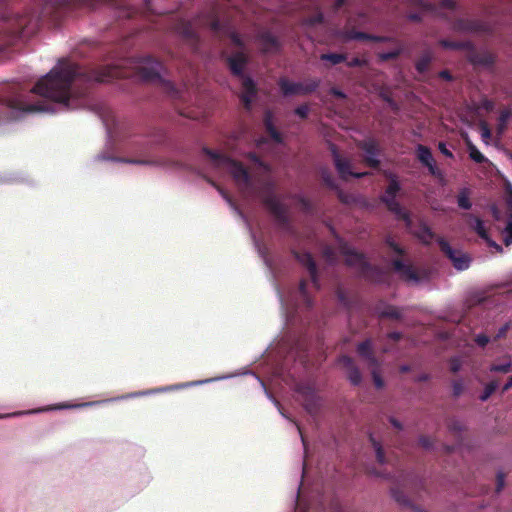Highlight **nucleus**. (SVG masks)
Wrapping results in <instances>:
<instances>
[{
  "mask_svg": "<svg viewBox=\"0 0 512 512\" xmlns=\"http://www.w3.org/2000/svg\"><path fill=\"white\" fill-rule=\"evenodd\" d=\"M249 158L251 159V161H253L258 166L262 167L264 170H268L266 165H264V163L257 157L256 154H249Z\"/></svg>",
  "mask_w": 512,
  "mask_h": 512,
  "instance_id": "obj_61",
  "label": "nucleus"
},
{
  "mask_svg": "<svg viewBox=\"0 0 512 512\" xmlns=\"http://www.w3.org/2000/svg\"><path fill=\"white\" fill-rule=\"evenodd\" d=\"M276 292L286 322L294 321L296 315L302 310L303 305L307 308L313 305L307 289V283L304 280L300 282L297 290L282 291L279 287H276Z\"/></svg>",
  "mask_w": 512,
  "mask_h": 512,
  "instance_id": "obj_6",
  "label": "nucleus"
},
{
  "mask_svg": "<svg viewBox=\"0 0 512 512\" xmlns=\"http://www.w3.org/2000/svg\"><path fill=\"white\" fill-rule=\"evenodd\" d=\"M504 243L506 246H509L512 244V213H510L507 221V225L504 229Z\"/></svg>",
  "mask_w": 512,
  "mask_h": 512,
  "instance_id": "obj_41",
  "label": "nucleus"
},
{
  "mask_svg": "<svg viewBox=\"0 0 512 512\" xmlns=\"http://www.w3.org/2000/svg\"><path fill=\"white\" fill-rule=\"evenodd\" d=\"M208 166L217 171H225L231 175L238 188L247 196H258L264 201L282 227L289 223L288 210L275 196V185L269 180L257 181L251 177L246 168L238 161L209 148H203Z\"/></svg>",
  "mask_w": 512,
  "mask_h": 512,
  "instance_id": "obj_2",
  "label": "nucleus"
},
{
  "mask_svg": "<svg viewBox=\"0 0 512 512\" xmlns=\"http://www.w3.org/2000/svg\"><path fill=\"white\" fill-rule=\"evenodd\" d=\"M339 36L344 41H351V40H370L372 39V35L364 33V32H357L353 30H345L342 31Z\"/></svg>",
  "mask_w": 512,
  "mask_h": 512,
  "instance_id": "obj_30",
  "label": "nucleus"
},
{
  "mask_svg": "<svg viewBox=\"0 0 512 512\" xmlns=\"http://www.w3.org/2000/svg\"><path fill=\"white\" fill-rule=\"evenodd\" d=\"M432 61V54L430 52H425L420 59L416 62V70L419 73H424L427 71L430 62Z\"/></svg>",
  "mask_w": 512,
  "mask_h": 512,
  "instance_id": "obj_34",
  "label": "nucleus"
},
{
  "mask_svg": "<svg viewBox=\"0 0 512 512\" xmlns=\"http://www.w3.org/2000/svg\"><path fill=\"white\" fill-rule=\"evenodd\" d=\"M231 43L238 49V51L232 53L228 57L229 68L233 74L239 76L242 80V93L240 99L247 110L251 109V104L256 96V86L250 77L243 74L244 67L247 63V57L244 52L245 42L235 32H231L230 35Z\"/></svg>",
  "mask_w": 512,
  "mask_h": 512,
  "instance_id": "obj_5",
  "label": "nucleus"
},
{
  "mask_svg": "<svg viewBox=\"0 0 512 512\" xmlns=\"http://www.w3.org/2000/svg\"><path fill=\"white\" fill-rule=\"evenodd\" d=\"M257 41L266 53L277 52L280 48L278 39L273 36L269 31H262L257 35Z\"/></svg>",
  "mask_w": 512,
  "mask_h": 512,
  "instance_id": "obj_20",
  "label": "nucleus"
},
{
  "mask_svg": "<svg viewBox=\"0 0 512 512\" xmlns=\"http://www.w3.org/2000/svg\"><path fill=\"white\" fill-rule=\"evenodd\" d=\"M320 85V79L313 78L307 79L304 82H301L303 95L314 92Z\"/></svg>",
  "mask_w": 512,
  "mask_h": 512,
  "instance_id": "obj_35",
  "label": "nucleus"
},
{
  "mask_svg": "<svg viewBox=\"0 0 512 512\" xmlns=\"http://www.w3.org/2000/svg\"><path fill=\"white\" fill-rule=\"evenodd\" d=\"M323 257L329 264H333L336 261L335 251L328 246L323 249Z\"/></svg>",
  "mask_w": 512,
  "mask_h": 512,
  "instance_id": "obj_47",
  "label": "nucleus"
},
{
  "mask_svg": "<svg viewBox=\"0 0 512 512\" xmlns=\"http://www.w3.org/2000/svg\"><path fill=\"white\" fill-rule=\"evenodd\" d=\"M154 394H155V391H153V389H148V390L128 393L126 395H122L120 397L114 398V400H124V399L148 396V395H154ZM108 401H113V399L103 400V401H89V402H82V403H77V404H70L67 402H63V403L45 406L42 408H37V409H32V410H27V411H17V412H13V413H9V414L0 415V419L8 418V417L22 416V415H29V414H37V413L47 412V411H51V410H65V409H78V408H85V407H93V406H97L99 404H102V403H105Z\"/></svg>",
  "mask_w": 512,
  "mask_h": 512,
  "instance_id": "obj_7",
  "label": "nucleus"
},
{
  "mask_svg": "<svg viewBox=\"0 0 512 512\" xmlns=\"http://www.w3.org/2000/svg\"><path fill=\"white\" fill-rule=\"evenodd\" d=\"M256 379H257V381L260 383V385L262 386V388L264 389V392H265V394H266L267 398H268L269 400H271V402H272V403L275 405V407L278 409L279 413H280L284 418H288V417L286 416V414L282 411V409H281V405H280L279 401H278V400H276V399L272 396V394H271V393L266 389L265 383H264V382H263L259 377H256Z\"/></svg>",
  "mask_w": 512,
  "mask_h": 512,
  "instance_id": "obj_40",
  "label": "nucleus"
},
{
  "mask_svg": "<svg viewBox=\"0 0 512 512\" xmlns=\"http://www.w3.org/2000/svg\"><path fill=\"white\" fill-rule=\"evenodd\" d=\"M378 314L381 317L399 319L402 315V312L399 308L395 306H385L383 308L378 309Z\"/></svg>",
  "mask_w": 512,
  "mask_h": 512,
  "instance_id": "obj_33",
  "label": "nucleus"
},
{
  "mask_svg": "<svg viewBox=\"0 0 512 512\" xmlns=\"http://www.w3.org/2000/svg\"><path fill=\"white\" fill-rule=\"evenodd\" d=\"M449 430L459 433L463 430V424L458 420H452L449 424Z\"/></svg>",
  "mask_w": 512,
  "mask_h": 512,
  "instance_id": "obj_57",
  "label": "nucleus"
},
{
  "mask_svg": "<svg viewBox=\"0 0 512 512\" xmlns=\"http://www.w3.org/2000/svg\"><path fill=\"white\" fill-rule=\"evenodd\" d=\"M337 298H338V301H339L342 305H344V306H348L349 301H348V299H347V297H346L345 293H344L342 290H340V289L337 291Z\"/></svg>",
  "mask_w": 512,
  "mask_h": 512,
  "instance_id": "obj_60",
  "label": "nucleus"
},
{
  "mask_svg": "<svg viewBox=\"0 0 512 512\" xmlns=\"http://www.w3.org/2000/svg\"><path fill=\"white\" fill-rule=\"evenodd\" d=\"M410 2L413 6H416L421 10L420 13L409 14L408 18L412 21L421 20V14L429 12L447 17V14H445L444 11L455 12L457 9V4L455 0H441L438 8H436L433 4L425 2L423 0H410Z\"/></svg>",
  "mask_w": 512,
  "mask_h": 512,
  "instance_id": "obj_11",
  "label": "nucleus"
},
{
  "mask_svg": "<svg viewBox=\"0 0 512 512\" xmlns=\"http://www.w3.org/2000/svg\"><path fill=\"white\" fill-rule=\"evenodd\" d=\"M389 421H390L391 425H392L394 428H396V429H398V430H402L403 426H402V424H401V422H400V421H398V420H397V419H395L394 417H391V418L389 419Z\"/></svg>",
  "mask_w": 512,
  "mask_h": 512,
  "instance_id": "obj_64",
  "label": "nucleus"
},
{
  "mask_svg": "<svg viewBox=\"0 0 512 512\" xmlns=\"http://www.w3.org/2000/svg\"><path fill=\"white\" fill-rule=\"evenodd\" d=\"M403 52V49L401 47L399 48H396V49H393L391 51H388V52H383V53H380L379 54V58L383 61H387V60H390V59H395L397 58L401 53Z\"/></svg>",
  "mask_w": 512,
  "mask_h": 512,
  "instance_id": "obj_43",
  "label": "nucleus"
},
{
  "mask_svg": "<svg viewBox=\"0 0 512 512\" xmlns=\"http://www.w3.org/2000/svg\"><path fill=\"white\" fill-rule=\"evenodd\" d=\"M132 69L143 80L156 82L174 99H185L184 87H176L163 75L162 65L150 56L121 59L91 71L61 59L27 93L12 91L0 101V124L19 120L27 114H56L78 109L83 105L82 82H109L117 77H129Z\"/></svg>",
  "mask_w": 512,
  "mask_h": 512,
  "instance_id": "obj_1",
  "label": "nucleus"
},
{
  "mask_svg": "<svg viewBox=\"0 0 512 512\" xmlns=\"http://www.w3.org/2000/svg\"><path fill=\"white\" fill-rule=\"evenodd\" d=\"M505 486V474L499 471L496 475V491L500 492Z\"/></svg>",
  "mask_w": 512,
  "mask_h": 512,
  "instance_id": "obj_54",
  "label": "nucleus"
},
{
  "mask_svg": "<svg viewBox=\"0 0 512 512\" xmlns=\"http://www.w3.org/2000/svg\"><path fill=\"white\" fill-rule=\"evenodd\" d=\"M455 29L460 32L469 33H488L492 30L491 26L487 23L465 19H459L455 23Z\"/></svg>",
  "mask_w": 512,
  "mask_h": 512,
  "instance_id": "obj_18",
  "label": "nucleus"
},
{
  "mask_svg": "<svg viewBox=\"0 0 512 512\" xmlns=\"http://www.w3.org/2000/svg\"><path fill=\"white\" fill-rule=\"evenodd\" d=\"M512 369V362L509 357H505L502 363H494L489 367L490 372L494 373H508Z\"/></svg>",
  "mask_w": 512,
  "mask_h": 512,
  "instance_id": "obj_32",
  "label": "nucleus"
},
{
  "mask_svg": "<svg viewBox=\"0 0 512 512\" xmlns=\"http://www.w3.org/2000/svg\"><path fill=\"white\" fill-rule=\"evenodd\" d=\"M358 354L366 361L369 367H379L380 363L372 352V343L369 339L357 346Z\"/></svg>",
  "mask_w": 512,
  "mask_h": 512,
  "instance_id": "obj_24",
  "label": "nucleus"
},
{
  "mask_svg": "<svg viewBox=\"0 0 512 512\" xmlns=\"http://www.w3.org/2000/svg\"><path fill=\"white\" fill-rule=\"evenodd\" d=\"M481 138L485 143L491 138V130L485 122L479 124Z\"/></svg>",
  "mask_w": 512,
  "mask_h": 512,
  "instance_id": "obj_46",
  "label": "nucleus"
},
{
  "mask_svg": "<svg viewBox=\"0 0 512 512\" xmlns=\"http://www.w3.org/2000/svg\"><path fill=\"white\" fill-rule=\"evenodd\" d=\"M330 148H331L334 165H335L336 170L339 173L341 178L347 179L350 176H353L355 178H362L368 174L366 172L353 173L351 171L350 161L348 159L342 158L334 145H331Z\"/></svg>",
  "mask_w": 512,
  "mask_h": 512,
  "instance_id": "obj_14",
  "label": "nucleus"
},
{
  "mask_svg": "<svg viewBox=\"0 0 512 512\" xmlns=\"http://www.w3.org/2000/svg\"><path fill=\"white\" fill-rule=\"evenodd\" d=\"M321 60L329 61L333 65H337L346 60V55L338 53H326L320 56Z\"/></svg>",
  "mask_w": 512,
  "mask_h": 512,
  "instance_id": "obj_37",
  "label": "nucleus"
},
{
  "mask_svg": "<svg viewBox=\"0 0 512 512\" xmlns=\"http://www.w3.org/2000/svg\"><path fill=\"white\" fill-rule=\"evenodd\" d=\"M466 217L470 227L479 235V237L485 240L489 246H492L499 251L502 250V248L496 242L490 239L485 228L484 222L479 217L474 216L472 214H467Z\"/></svg>",
  "mask_w": 512,
  "mask_h": 512,
  "instance_id": "obj_19",
  "label": "nucleus"
},
{
  "mask_svg": "<svg viewBox=\"0 0 512 512\" xmlns=\"http://www.w3.org/2000/svg\"><path fill=\"white\" fill-rule=\"evenodd\" d=\"M337 243L340 253L345 257L346 264L353 268L359 275L365 278H370L374 270L366 260L365 256L350 247L340 238L337 239Z\"/></svg>",
  "mask_w": 512,
  "mask_h": 512,
  "instance_id": "obj_9",
  "label": "nucleus"
},
{
  "mask_svg": "<svg viewBox=\"0 0 512 512\" xmlns=\"http://www.w3.org/2000/svg\"><path fill=\"white\" fill-rule=\"evenodd\" d=\"M438 148L440 152L445 155L446 157L453 158V153L446 147V144L443 142H440L438 144Z\"/></svg>",
  "mask_w": 512,
  "mask_h": 512,
  "instance_id": "obj_59",
  "label": "nucleus"
},
{
  "mask_svg": "<svg viewBox=\"0 0 512 512\" xmlns=\"http://www.w3.org/2000/svg\"><path fill=\"white\" fill-rule=\"evenodd\" d=\"M418 442H419V445L424 449V450H432L434 448V441L432 438L428 437V436H425V435H421L418 439Z\"/></svg>",
  "mask_w": 512,
  "mask_h": 512,
  "instance_id": "obj_45",
  "label": "nucleus"
},
{
  "mask_svg": "<svg viewBox=\"0 0 512 512\" xmlns=\"http://www.w3.org/2000/svg\"><path fill=\"white\" fill-rule=\"evenodd\" d=\"M309 111H310L309 106H308V105H306V104H303V105L298 106V107L295 109V111H294V112H295V114H296L297 116H299L300 118L305 119V118L308 116Z\"/></svg>",
  "mask_w": 512,
  "mask_h": 512,
  "instance_id": "obj_49",
  "label": "nucleus"
},
{
  "mask_svg": "<svg viewBox=\"0 0 512 512\" xmlns=\"http://www.w3.org/2000/svg\"><path fill=\"white\" fill-rule=\"evenodd\" d=\"M507 204L512 209V185L507 186Z\"/></svg>",
  "mask_w": 512,
  "mask_h": 512,
  "instance_id": "obj_63",
  "label": "nucleus"
},
{
  "mask_svg": "<svg viewBox=\"0 0 512 512\" xmlns=\"http://www.w3.org/2000/svg\"><path fill=\"white\" fill-rule=\"evenodd\" d=\"M264 125L270 137L276 142L281 143L282 137L273 125V115L270 111H266L264 115Z\"/></svg>",
  "mask_w": 512,
  "mask_h": 512,
  "instance_id": "obj_26",
  "label": "nucleus"
},
{
  "mask_svg": "<svg viewBox=\"0 0 512 512\" xmlns=\"http://www.w3.org/2000/svg\"><path fill=\"white\" fill-rule=\"evenodd\" d=\"M394 270L406 281L418 283L419 277L411 265L405 264L400 259H395L392 262Z\"/></svg>",
  "mask_w": 512,
  "mask_h": 512,
  "instance_id": "obj_21",
  "label": "nucleus"
},
{
  "mask_svg": "<svg viewBox=\"0 0 512 512\" xmlns=\"http://www.w3.org/2000/svg\"><path fill=\"white\" fill-rule=\"evenodd\" d=\"M370 440L375 449L377 461L380 464H385V462H386L385 455H384V451H383L381 445L372 436H370Z\"/></svg>",
  "mask_w": 512,
  "mask_h": 512,
  "instance_id": "obj_42",
  "label": "nucleus"
},
{
  "mask_svg": "<svg viewBox=\"0 0 512 512\" xmlns=\"http://www.w3.org/2000/svg\"><path fill=\"white\" fill-rule=\"evenodd\" d=\"M440 249L451 260L455 269L463 271L469 268L470 258L467 254L454 250L443 238L437 239Z\"/></svg>",
  "mask_w": 512,
  "mask_h": 512,
  "instance_id": "obj_13",
  "label": "nucleus"
},
{
  "mask_svg": "<svg viewBox=\"0 0 512 512\" xmlns=\"http://www.w3.org/2000/svg\"><path fill=\"white\" fill-rule=\"evenodd\" d=\"M330 94H332L335 97L341 98V99L346 98V94L343 91H341L340 89L335 88V87L330 89Z\"/></svg>",
  "mask_w": 512,
  "mask_h": 512,
  "instance_id": "obj_62",
  "label": "nucleus"
},
{
  "mask_svg": "<svg viewBox=\"0 0 512 512\" xmlns=\"http://www.w3.org/2000/svg\"><path fill=\"white\" fill-rule=\"evenodd\" d=\"M295 390L301 397L305 409L311 414L315 413L320 406V398L314 385L310 382L300 381L296 384Z\"/></svg>",
  "mask_w": 512,
  "mask_h": 512,
  "instance_id": "obj_12",
  "label": "nucleus"
},
{
  "mask_svg": "<svg viewBox=\"0 0 512 512\" xmlns=\"http://www.w3.org/2000/svg\"><path fill=\"white\" fill-rule=\"evenodd\" d=\"M324 16L323 13L318 11L315 15L307 17L303 20V26L305 27H314L323 22Z\"/></svg>",
  "mask_w": 512,
  "mask_h": 512,
  "instance_id": "obj_38",
  "label": "nucleus"
},
{
  "mask_svg": "<svg viewBox=\"0 0 512 512\" xmlns=\"http://www.w3.org/2000/svg\"><path fill=\"white\" fill-rule=\"evenodd\" d=\"M497 387H498V383L496 381L489 382L485 386L482 394L480 395V397H479L480 400L483 401V402L487 401L489 399V397L495 392Z\"/></svg>",
  "mask_w": 512,
  "mask_h": 512,
  "instance_id": "obj_39",
  "label": "nucleus"
},
{
  "mask_svg": "<svg viewBox=\"0 0 512 512\" xmlns=\"http://www.w3.org/2000/svg\"><path fill=\"white\" fill-rule=\"evenodd\" d=\"M278 85L284 96L303 95L301 82H293L287 78H280Z\"/></svg>",
  "mask_w": 512,
  "mask_h": 512,
  "instance_id": "obj_25",
  "label": "nucleus"
},
{
  "mask_svg": "<svg viewBox=\"0 0 512 512\" xmlns=\"http://www.w3.org/2000/svg\"><path fill=\"white\" fill-rule=\"evenodd\" d=\"M441 45L448 49H467V60L476 68H491L495 63V57L488 51L477 50L470 42H454L442 40Z\"/></svg>",
  "mask_w": 512,
  "mask_h": 512,
  "instance_id": "obj_8",
  "label": "nucleus"
},
{
  "mask_svg": "<svg viewBox=\"0 0 512 512\" xmlns=\"http://www.w3.org/2000/svg\"><path fill=\"white\" fill-rule=\"evenodd\" d=\"M295 258L298 260V262L307 269V272L311 278V282L313 284V287L318 290L319 280H318V270L317 266L315 264L314 259L312 258L311 254L306 251H295L294 252Z\"/></svg>",
  "mask_w": 512,
  "mask_h": 512,
  "instance_id": "obj_16",
  "label": "nucleus"
},
{
  "mask_svg": "<svg viewBox=\"0 0 512 512\" xmlns=\"http://www.w3.org/2000/svg\"><path fill=\"white\" fill-rule=\"evenodd\" d=\"M322 178H323L324 183H325L328 187H330V188H336L335 181H334L333 177H332L330 174H328V173H326V172H325V173H323Z\"/></svg>",
  "mask_w": 512,
  "mask_h": 512,
  "instance_id": "obj_58",
  "label": "nucleus"
},
{
  "mask_svg": "<svg viewBox=\"0 0 512 512\" xmlns=\"http://www.w3.org/2000/svg\"><path fill=\"white\" fill-rule=\"evenodd\" d=\"M371 368V375H372V379H373V382H374V385L377 389H381L384 387V381L383 379L381 378L379 372H378V368L379 367H370Z\"/></svg>",
  "mask_w": 512,
  "mask_h": 512,
  "instance_id": "obj_44",
  "label": "nucleus"
},
{
  "mask_svg": "<svg viewBox=\"0 0 512 512\" xmlns=\"http://www.w3.org/2000/svg\"><path fill=\"white\" fill-rule=\"evenodd\" d=\"M359 148L363 151V158L366 164L372 168H376L380 164V150L376 141L367 139L359 143Z\"/></svg>",
  "mask_w": 512,
  "mask_h": 512,
  "instance_id": "obj_15",
  "label": "nucleus"
},
{
  "mask_svg": "<svg viewBox=\"0 0 512 512\" xmlns=\"http://www.w3.org/2000/svg\"><path fill=\"white\" fill-rule=\"evenodd\" d=\"M462 368V360L459 357H453L450 360V370L453 373H457Z\"/></svg>",
  "mask_w": 512,
  "mask_h": 512,
  "instance_id": "obj_50",
  "label": "nucleus"
},
{
  "mask_svg": "<svg viewBox=\"0 0 512 512\" xmlns=\"http://www.w3.org/2000/svg\"><path fill=\"white\" fill-rule=\"evenodd\" d=\"M386 244L396 253L403 254V249L394 241L392 237L386 238Z\"/></svg>",
  "mask_w": 512,
  "mask_h": 512,
  "instance_id": "obj_51",
  "label": "nucleus"
},
{
  "mask_svg": "<svg viewBox=\"0 0 512 512\" xmlns=\"http://www.w3.org/2000/svg\"><path fill=\"white\" fill-rule=\"evenodd\" d=\"M463 389H464V385H463L462 380L453 381L452 390H453V395L455 397L460 396L461 393L463 392Z\"/></svg>",
  "mask_w": 512,
  "mask_h": 512,
  "instance_id": "obj_52",
  "label": "nucleus"
},
{
  "mask_svg": "<svg viewBox=\"0 0 512 512\" xmlns=\"http://www.w3.org/2000/svg\"><path fill=\"white\" fill-rule=\"evenodd\" d=\"M457 205L459 208L469 210L472 207L470 200V190L468 188H462L457 195Z\"/></svg>",
  "mask_w": 512,
  "mask_h": 512,
  "instance_id": "obj_28",
  "label": "nucleus"
},
{
  "mask_svg": "<svg viewBox=\"0 0 512 512\" xmlns=\"http://www.w3.org/2000/svg\"><path fill=\"white\" fill-rule=\"evenodd\" d=\"M129 124L121 121H114L111 126L107 125L108 140L105 150L96 155L97 161H113L132 165L162 167L161 160L152 159L149 156V149L152 144L149 142H128L131 137Z\"/></svg>",
  "mask_w": 512,
  "mask_h": 512,
  "instance_id": "obj_3",
  "label": "nucleus"
},
{
  "mask_svg": "<svg viewBox=\"0 0 512 512\" xmlns=\"http://www.w3.org/2000/svg\"><path fill=\"white\" fill-rule=\"evenodd\" d=\"M391 496L392 498L400 505L402 506H409L410 500L408 497L402 492L399 488H392L391 489Z\"/></svg>",
  "mask_w": 512,
  "mask_h": 512,
  "instance_id": "obj_36",
  "label": "nucleus"
},
{
  "mask_svg": "<svg viewBox=\"0 0 512 512\" xmlns=\"http://www.w3.org/2000/svg\"><path fill=\"white\" fill-rule=\"evenodd\" d=\"M400 190V185L395 178H392L388 187L386 188L381 200L387 206L388 210L392 212L397 219L405 222L407 228H411L412 220L409 213L400 205L396 200L397 193Z\"/></svg>",
  "mask_w": 512,
  "mask_h": 512,
  "instance_id": "obj_10",
  "label": "nucleus"
},
{
  "mask_svg": "<svg viewBox=\"0 0 512 512\" xmlns=\"http://www.w3.org/2000/svg\"><path fill=\"white\" fill-rule=\"evenodd\" d=\"M415 235L421 242H423L425 244L431 243L433 241V239L435 238V234L429 228V226L425 223L419 224L417 230L415 231Z\"/></svg>",
  "mask_w": 512,
  "mask_h": 512,
  "instance_id": "obj_27",
  "label": "nucleus"
},
{
  "mask_svg": "<svg viewBox=\"0 0 512 512\" xmlns=\"http://www.w3.org/2000/svg\"><path fill=\"white\" fill-rule=\"evenodd\" d=\"M466 144L469 152L470 158L476 163H483L487 161L486 157L477 149V147L466 138Z\"/></svg>",
  "mask_w": 512,
  "mask_h": 512,
  "instance_id": "obj_31",
  "label": "nucleus"
},
{
  "mask_svg": "<svg viewBox=\"0 0 512 512\" xmlns=\"http://www.w3.org/2000/svg\"><path fill=\"white\" fill-rule=\"evenodd\" d=\"M511 116V112L509 110H503L500 112L498 121H499V128L502 130L506 127V124Z\"/></svg>",
  "mask_w": 512,
  "mask_h": 512,
  "instance_id": "obj_48",
  "label": "nucleus"
},
{
  "mask_svg": "<svg viewBox=\"0 0 512 512\" xmlns=\"http://www.w3.org/2000/svg\"><path fill=\"white\" fill-rule=\"evenodd\" d=\"M230 377H232V375L208 378V379H204V380L184 382V383H180V384H173V385L163 386V387H159V388H154L153 391H155V394L171 392V391H176V390H180V389H185V388H189V387H194V386L211 383V382L218 381V380L228 379Z\"/></svg>",
  "mask_w": 512,
  "mask_h": 512,
  "instance_id": "obj_17",
  "label": "nucleus"
},
{
  "mask_svg": "<svg viewBox=\"0 0 512 512\" xmlns=\"http://www.w3.org/2000/svg\"><path fill=\"white\" fill-rule=\"evenodd\" d=\"M368 61L364 58L354 57L347 62L349 67H361L367 65Z\"/></svg>",
  "mask_w": 512,
  "mask_h": 512,
  "instance_id": "obj_53",
  "label": "nucleus"
},
{
  "mask_svg": "<svg viewBox=\"0 0 512 512\" xmlns=\"http://www.w3.org/2000/svg\"><path fill=\"white\" fill-rule=\"evenodd\" d=\"M339 361L346 368L349 381L353 385H359L362 381V375L358 367L354 364L352 358L344 355Z\"/></svg>",
  "mask_w": 512,
  "mask_h": 512,
  "instance_id": "obj_22",
  "label": "nucleus"
},
{
  "mask_svg": "<svg viewBox=\"0 0 512 512\" xmlns=\"http://www.w3.org/2000/svg\"><path fill=\"white\" fill-rule=\"evenodd\" d=\"M511 325H512L511 322H507L502 327H500L496 333L495 339L497 340V339H501V338L505 337L508 330L510 329Z\"/></svg>",
  "mask_w": 512,
  "mask_h": 512,
  "instance_id": "obj_56",
  "label": "nucleus"
},
{
  "mask_svg": "<svg viewBox=\"0 0 512 512\" xmlns=\"http://www.w3.org/2000/svg\"><path fill=\"white\" fill-rule=\"evenodd\" d=\"M69 5H73L72 0H47L34 4L24 14H15L9 18L2 15V18H5L6 27L1 28L5 33L0 37L8 44L28 38L36 31L41 17L50 16L57 6Z\"/></svg>",
  "mask_w": 512,
  "mask_h": 512,
  "instance_id": "obj_4",
  "label": "nucleus"
},
{
  "mask_svg": "<svg viewBox=\"0 0 512 512\" xmlns=\"http://www.w3.org/2000/svg\"><path fill=\"white\" fill-rule=\"evenodd\" d=\"M416 153L418 160L429 169L432 175H436L438 170L430 149L420 144L416 148Z\"/></svg>",
  "mask_w": 512,
  "mask_h": 512,
  "instance_id": "obj_23",
  "label": "nucleus"
},
{
  "mask_svg": "<svg viewBox=\"0 0 512 512\" xmlns=\"http://www.w3.org/2000/svg\"><path fill=\"white\" fill-rule=\"evenodd\" d=\"M474 341L478 346L485 347L489 343L490 339L485 334H478L475 336Z\"/></svg>",
  "mask_w": 512,
  "mask_h": 512,
  "instance_id": "obj_55",
  "label": "nucleus"
},
{
  "mask_svg": "<svg viewBox=\"0 0 512 512\" xmlns=\"http://www.w3.org/2000/svg\"><path fill=\"white\" fill-rule=\"evenodd\" d=\"M495 107V104L492 100L488 99L487 97H482L478 102H473L471 109L479 114L481 110H484L486 112L493 111Z\"/></svg>",
  "mask_w": 512,
  "mask_h": 512,
  "instance_id": "obj_29",
  "label": "nucleus"
}]
</instances>
